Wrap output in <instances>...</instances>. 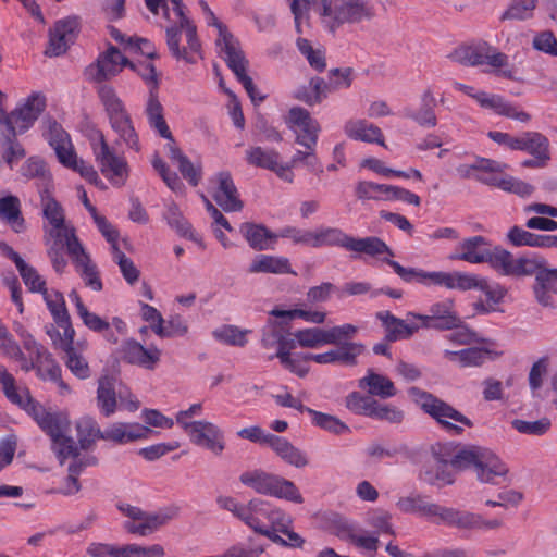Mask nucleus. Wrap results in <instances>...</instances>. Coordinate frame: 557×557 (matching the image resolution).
<instances>
[{
  "mask_svg": "<svg viewBox=\"0 0 557 557\" xmlns=\"http://www.w3.org/2000/svg\"><path fill=\"white\" fill-rule=\"evenodd\" d=\"M171 2L176 20L165 30L169 51L177 61L194 64L197 62V57H201V44L197 36V28L185 15L182 0H171Z\"/></svg>",
  "mask_w": 557,
  "mask_h": 557,
  "instance_id": "nucleus-1",
  "label": "nucleus"
},
{
  "mask_svg": "<svg viewBox=\"0 0 557 557\" xmlns=\"http://www.w3.org/2000/svg\"><path fill=\"white\" fill-rule=\"evenodd\" d=\"M312 236L311 247L314 248L338 246L348 251L363 253L370 257H380L382 255L394 257L393 250L384 240L376 236L356 238L337 227H321L312 232Z\"/></svg>",
  "mask_w": 557,
  "mask_h": 557,
  "instance_id": "nucleus-2",
  "label": "nucleus"
},
{
  "mask_svg": "<svg viewBox=\"0 0 557 557\" xmlns=\"http://www.w3.org/2000/svg\"><path fill=\"white\" fill-rule=\"evenodd\" d=\"M454 465L457 470L473 468L483 483L498 484L508 473L507 466L492 450L481 446L462 447Z\"/></svg>",
  "mask_w": 557,
  "mask_h": 557,
  "instance_id": "nucleus-3",
  "label": "nucleus"
},
{
  "mask_svg": "<svg viewBox=\"0 0 557 557\" xmlns=\"http://www.w3.org/2000/svg\"><path fill=\"white\" fill-rule=\"evenodd\" d=\"M98 96L103 104L112 129L117 134L119 140L129 149L140 151L138 134L133 125L132 117L126 111L123 101L117 97L114 88L109 85H101L98 88Z\"/></svg>",
  "mask_w": 557,
  "mask_h": 557,
  "instance_id": "nucleus-4",
  "label": "nucleus"
},
{
  "mask_svg": "<svg viewBox=\"0 0 557 557\" xmlns=\"http://www.w3.org/2000/svg\"><path fill=\"white\" fill-rule=\"evenodd\" d=\"M238 479L244 486L258 494L282 498L295 504L304 503V497L294 482L263 469L246 470L240 473Z\"/></svg>",
  "mask_w": 557,
  "mask_h": 557,
  "instance_id": "nucleus-5",
  "label": "nucleus"
},
{
  "mask_svg": "<svg viewBox=\"0 0 557 557\" xmlns=\"http://www.w3.org/2000/svg\"><path fill=\"white\" fill-rule=\"evenodd\" d=\"M409 394L414 398L422 410L437 421L448 433L459 435L463 426L472 428L473 422L444 400L418 387H411Z\"/></svg>",
  "mask_w": 557,
  "mask_h": 557,
  "instance_id": "nucleus-6",
  "label": "nucleus"
},
{
  "mask_svg": "<svg viewBox=\"0 0 557 557\" xmlns=\"http://www.w3.org/2000/svg\"><path fill=\"white\" fill-rule=\"evenodd\" d=\"M44 233L47 253L52 267L58 273H62L67 264L64 257L65 250L72 259L84 247L75 234V228L70 224L44 227Z\"/></svg>",
  "mask_w": 557,
  "mask_h": 557,
  "instance_id": "nucleus-7",
  "label": "nucleus"
},
{
  "mask_svg": "<svg viewBox=\"0 0 557 557\" xmlns=\"http://www.w3.org/2000/svg\"><path fill=\"white\" fill-rule=\"evenodd\" d=\"M119 509L129 519L124 522V529L131 534L140 536L152 534L178 515V508L174 506L162 508L157 512H147L131 505H120Z\"/></svg>",
  "mask_w": 557,
  "mask_h": 557,
  "instance_id": "nucleus-8",
  "label": "nucleus"
},
{
  "mask_svg": "<svg viewBox=\"0 0 557 557\" xmlns=\"http://www.w3.org/2000/svg\"><path fill=\"white\" fill-rule=\"evenodd\" d=\"M45 108L46 98L39 92L28 96L24 102L16 106L10 113L0 108L1 129L13 131L15 134L22 135L34 125Z\"/></svg>",
  "mask_w": 557,
  "mask_h": 557,
  "instance_id": "nucleus-9",
  "label": "nucleus"
},
{
  "mask_svg": "<svg viewBox=\"0 0 557 557\" xmlns=\"http://www.w3.org/2000/svg\"><path fill=\"white\" fill-rule=\"evenodd\" d=\"M486 262L499 275L511 277L531 276L543 265L539 256L516 258L502 247L493 248Z\"/></svg>",
  "mask_w": 557,
  "mask_h": 557,
  "instance_id": "nucleus-10",
  "label": "nucleus"
},
{
  "mask_svg": "<svg viewBox=\"0 0 557 557\" xmlns=\"http://www.w3.org/2000/svg\"><path fill=\"white\" fill-rule=\"evenodd\" d=\"M91 146L101 173L113 186H123L128 176L126 160L110 148L101 133L92 139Z\"/></svg>",
  "mask_w": 557,
  "mask_h": 557,
  "instance_id": "nucleus-11",
  "label": "nucleus"
},
{
  "mask_svg": "<svg viewBox=\"0 0 557 557\" xmlns=\"http://www.w3.org/2000/svg\"><path fill=\"white\" fill-rule=\"evenodd\" d=\"M453 59L467 66H480L487 64L494 69L507 65L508 57L486 42L476 46H466L456 49Z\"/></svg>",
  "mask_w": 557,
  "mask_h": 557,
  "instance_id": "nucleus-12",
  "label": "nucleus"
},
{
  "mask_svg": "<svg viewBox=\"0 0 557 557\" xmlns=\"http://www.w3.org/2000/svg\"><path fill=\"white\" fill-rule=\"evenodd\" d=\"M45 331L50 337L53 347L64 352L62 359L67 369L78 379L84 380L89 377L90 370L88 362L73 346L75 334H72L70 339H65V336H61V332L52 324H47Z\"/></svg>",
  "mask_w": 557,
  "mask_h": 557,
  "instance_id": "nucleus-13",
  "label": "nucleus"
},
{
  "mask_svg": "<svg viewBox=\"0 0 557 557\" xmlns=\"http://www.w3.org/2000/svg\"><path fill=\"white\" fill-rule=\"evenodd\" d=\"M186 433L191 443L203 447L220 456L225 449V438L223 431L212 422L206 420L191 421L186 425Z\"/></svg>",
  "mask_w": 557,
  "mask_h": 557,
  "instance_id": "nucleus-14",
  "label": "nucleus"
},
{
  "mask_svg": "<svg viewBox=\"0 0 557 557\" xmlns=\"http://www.w3.org/2000/svg\"><path fill=\"white\" fill-rule=\"evenodd\" d=\"M407 317L420 320L425 329L440 331L454 330V327H458L461 324V319L456 313L451 299L433 304L429 309V314L409 312Z\"/></svg>",
  "mask_w": 557,
  "mask_h": 557,
  "instance_id": "nucleus-15",
  "label": "nucleus"
},
{
  "mask_svg": "<svg viewBox=\"0 0 557 557\" xmlns=\"http://www.w3.org/2000/svg\"><path fill=\"white\" fill-rule=\"evenodd\" d=\"M79 29V18L67 16L55 22L49 32V46L45 51L46 55L59 57L66 52L70 45L74 42Z\"/></svg>",
  "mask_w": 557,
  "mask_h": 557,
  "instance_id": "nucleus-16",
  "label": "nucleus"
},
{
  "mask_svg": "<svg viewBox=\"0 0 557 557\" xmlns=\"http://www.w3.org/2000/svg\"><path fill=\"white\" fill-rule=\"evenodd\" d=\"M45 125L47 131H45L44 135L49 145L53 148L59 162L70 169L75 164L78 158L69 134L54 120H47Z\"/></svg>",
  "mask_w": 557,
  "mask_h": 557,
  "instance_id": "nucleus-17",
  "label": "nucleus"
},
{
  "mask_svg": "<svg viewBox=\"0 0 557 557\" xmlns=\"http://www.w3.org/2000/svg\"><path fill=\"white\" fill-rule=\"evenodd\" d=\"M246 161L253 166L274 172L281 180L293 183L295 174L289 166L283 165L281 154L274 149H264L260 146L246 150Z\"/></svg>",
  "mask_w": 557,
  "mask_h": 557,
  "instance_id": "nucleus-18",
  "label": "nucleus"
},
{
  "mask_svg": "<svg viewBox=\"0 0 557 557\" xmlns=\"http://www.w3.org/2000/svg\"><path fill=\"white\" fill-rule=\"evenodd\" d=\"M366 347L357 342H344L334 349L322 354H306L304 361L312 360L319 364L341 363L344 366H356L358 357L363 354Z\"/></svg>",
  "mask_w": 557,
  "mask_h": 557,
  "instance_id": "nucleus-19",
  "label": "nucleus"
},
{
  "mask_svg": "<svg viewBox=\"0 0 557 557\" xmlns=\"http://www.w3.org/2000/svg\"><path fill=\"white\" fill-rule=\"evenodd\" d=\"M120 355L125 362L147 370H153L161 359V350L157 346L144 347L133 338L122 343Z\"/></svg>",
  "mask_w": 557,
  "mask_h": 557,
  "instance_id": "nucleus-20",
  "label": "nucleus"
},
{
  "mask_svg": "<svg viewBox=\"0 0 557 557\" xmlns=\"http://www.w3.org/2000/svg\"><path fill=\"white\" fill-rule=\"evenodd\" d=\"M216 185L213 198L216 203L226 212H238L243 209V201L239 199L237 188L232 175L227 171L218 173L211 178Z\"/></svg>",
  "mask_w": 557,
  "mask_h": 557,
  "instance_id": "nucleus-21",
  "label": "nucleus"
},
{
  "mask_svg": "<svg viewBox=\"0 0 557 557\" xmlns=\"http://www.w3.org/2000/svg\"><path fill=\"white\" fill-rule=\"evenodd\" d=\"M128 62L117 48L110 46L98 57L96 64L89 66V72L92 79L100 83L117 75L124 66H128Z\"/></svg>",
  "mask_w": 557,
  "mask_h": 557,
  "instance_id": "nucleus-22",
  "label": "nucleus"
},
{
  "mask_svg": "<svg viewBox=\"0 0 557 557\" xmlns=\"http://www.w3.org/2000/svg\"><path fill=\"white\" fill-rule=\"evenodd\" d=\"M41 295L53 319L54 323L51 324L61 332V336L70 339L71 335L75 334V330L72 325L63 294L55 289H47Z\"/></svg>",
  "mask_w": 557,
  "mask_h": 557,
  "instance_id": "nucleus-23",
  "label": "nucleus"
},
{
  "mask_svg": "<svg viewBox=\"0 0 557 557\" xmlns=\"http://www.w3.org/2000/svg\"><path fill=\"white\" fill-rule=\"evenodd\" d=\"M474 100L483 109L492 110L496 114L504 115L506 117H510V119L520 121L522 123H527L531 119L529 113L518 110L517 107L507 102L499 95L488 94V92L479 90V94L474 95Z\"/></svg>",
  "mask_w": 557,
  "mask_h": 557,
  "instance_id": "nucleus-24",
  "label": "nucleus"
},
{
  "mask_svg": "<svg viewBox=\"0 0 557 557\" xmlns=\"http://www.w3.org/2000/svg\"><path fill=\"white\" fill-rule=\"evenodd\" d=\"M503 172L504 171L480 172L475 174V180L487 186L497 187L504 191L512 193L521 197L529 196L533 193V186L523 181L512 176L500 177L499 174Z\"/></svg>",
  "mask_w": 557,
  "mask_h": 557,
  "instance_id": "nucleus-25",
  "label": "nucleus"
},
{
  "mask_svg": "<svg viewBox=\"0 0 557 557\" xmlns=\"http://www.w3.org/2000/svg\"><path fill=\"white\" fill-rule=\"evenodd\" d=\"M150 432L149 428L139 423L115 422L103 431L102 440L122 445L147 438Z\"/></svg>",
  "mask_w": 557,
  "mask_h": 557,
  "instance_id": "nucleus-26",
  "label": "nucleus"
},
{
  "mask_svg": "<svg viewBox=\"0 0 557 557\" xmlns=\"http://www.w3.org/2000/svg\"><path fill=\"white\" fill-rule=\"evenodd\" d=\"M227 66L234 73L238 82L244 86L249 98L253 103H260L265 99V96L260 95L252 78L247 75L248 60L245 58L243 50L230 55L224 57Z\"/></svg>",
  "mask_w": 557,
  "mask_h": 557,
  "instance_id": "nucleus-27",
  "label": "nucleus"
},
{
  "mask_svg": "<svg viewBox=\"0 0 557 557\" xmlns=\"http://www.w3.org/2000/svg\"><path fill=\"white\" fill-rule=\"evenodd\" d=\"M239 232L247 240L248 245L257 251L274 249L278 239V235L270 231L267 226L251 222L243 223Z\"/></svg>",
  "mask_w": 557,
  "mask_h": 557,
  "instance_id": "nucleus-28",
  "label": "nucleus"
},
{
  "mask_svg": "<svg viewBox=\"0 0 557 557\" xmlns=\"http://www.w3.org/2000/svg\"><path fill=\"white\" fill-rule=\"evenodd\" d=\"M250 274H293L297 273L292 269V264L288 258L283 256L272 255H258L256 256L248 267Z\"/></svg>",
  "mask_w": 557,
  "mask_h": 557,
  "instance_id": "nucleus-29",
  "label": "nucleus"
},
{
  "mask_svg": "<svg viewBox=\"0 0 557 557\" xmlns=\"http://www.w3.org/2000/svg\"><path fill=\"white\" fill-rule=\"evenodd\" d=\"M344 132L347 137L364 143H375L386 147L381 128L363 119L349 120L345 123Z\"/></svg>",
  "mask_w": 557,
  "mask_h": 557,
  "instance_id": "nucleus-30",
  "label": "nucleus"
},
{
  "mask_svg": "<svg viewBox=\"0 0 557 557\" xmlns=\"http://www.w3.org/2000/svg\"><path fill=\"white\" fill-rule=\"evenodd\" d=\"M507 239L516 247L557 248V235L534 234L517 225L508 231Z\"/></svg>",
  "mask_w": 557,
  "mask_h": 557,
  "instance_id": "nucleus-31",
  "label": "nucleus"
},
{
  "mask_svg": "<svg viewBox=\"0 0 557 557\" xmlns=\"http://www.w3.org/2000/svg\"><path fill=\"white\" fill-rule=\"evenodd\" d=\"M486 245V239L480 235L466 238L458 247L460 252L453 255L450 258L454 260H463L470 263L486 262L488 253H491L492 250L485 248Z\"/></svg>",
  "mask_w": 557,
  "mask_h": 557,
  "instance_id": "nucleus-32",
  "label": "nucleus"
},
{
  "mask_svg": "<svg viewBox=\"0 0 557 557\" xmlns=\"http://www.w3.org/2000/svg\"><path fill=\"white\" fill-rule=\"evenodd\" d=\"M436 106V99L430 88L425 89L421 96V106L418 110L409 108L404 109V116L414 121L422 127H434L437 124L436 114L434 108Z\"/></svg>",
  "mask_w": 557,
  "mask_h": 557,
  "instance_id": "nucleus-33",
  "label": "nucleus"
},
{
  "mask_svg": "<svg viewBox=\"0 0 557 557\" xmlns=\"http://www.w3.org/2000/svg\"><path fill=\"white\" fill-rule=\"evenodd\" d=\"M358 386L370 396L382 399L394 397L397 394L394 383L387 376L372 370H369L367 375L359 380Z\"/></svg>",
  "mask_w": 557,
  "mask_h": 557,
  "instance_id": "nucleus-34",
  "label": "nucleus"
},
{
  "mask_svg": "<svg viewBox=\"0 0 557 557\" xmlns=\"http://www.w3.org/2000/svg\"><path fill=\"white\" fill-rule=\"evenodd\" d=\"M444 357L461 368L480 367L493 359V351L484 347H469L461 350H444Z\"/></svg>",
  "mask_w": 557,
  "mask_h": 557,
  "instance_id": "nucleus-35",
  "label": "nucleus"
},
{
  "mask_svg": "<svg viewBox=\"0 0 557 557\" xmlns=\"http://www.w3.org/2000/svg\"><path fill=\"white\" fill-rule=\"evenodd\" d=\"M0 221L8 224L15 233L25 231L26 223L22 215L18 197L8 195L0 198Z\"/></svg>",
  "mask_w": 557,
  "mask_h": 557,
  "instance_id": "nucleus-36",
  "label": "nucleus"
},
{
  "mask_svg": "<svg viewBox=\"0 0 557 557\" xmlns=\"http://www.w3.org/2000/svg\"><path fill=\"white\" fill-rule=\"evenodd\" d=\"M268 446L271 447L281 459L296 468H302L308 465L306 455L284 437L272 434L271 437L268 438Z\"/></svg>",
  "mask_w": 557,
  "mask_h": 557,
  "instance_id": "nucleus-37",
  "label": "nucleus"
},
{
  "mask_svg": "<svg viewBox=\"0 0 557 557\" xmlns=\"http://www.w3.org/2000/svg\"><path fill=\"white\" fill-rule=\"evenodd\" d=\"M72 261L85 285L95 292H100L103 286L98 268L85 249L74 256Z\"/></svg>",
  "mask_w": 557,
  "mask_h": 557,
  "instance_id": "nucleus-38",
  "label": "nucleus"
},
{
  "mask_svg": "<svg viewBox=\"0 0 557 557\" xmlns=\"http://www.w3.org/2000/svg\"><path fill=\"white\" fill-rule=\"evenodd\" d=\"M376 319L380 320L386 330V339L389 342L399 338H408L418 331V325H410L405 320L396 318L389 311H379Z\"/></svg>",
  "mask_w": 557,
  "mask_h": 557,
  "instance_id": "nucleus-39",
  "label": "nucleus"
},
{
  "mask_svg": "<svg viewBox=\"0 0 557 557\" xmlns=\"http://www.w3.org/2000/svg\"><path fill=\"white\" fill-rule=\"evenodd\" d=\"M169 158L176 163L183 177L193 186H197L201 180V168L195 166L190 160L175 145V141L165 145Z\"/></svg>",
  "mask_w": 557,
  "mask_h": 557,
  "instance_id": "nucleus-40",
  "label": "nucleus"
},
{
  "mask_svg": "<svg viewBox=\"0 0 557 557\" xmlns=\"http://www.w3.org/2000/svg\"><path fill=\"white\" fill-rule=\"evenodd\" d=\"M18 135L13 131L0 129V153L11 169L26 156L23 145L17 139Z\"/></svg>",
  "mask_w": 557,
  "mask_h": 557,
  "instance_id": "nucleus-41",
  "label": "nucleus"
},
{
  "mask_svg": "<svg viewBox=\"0 0 557 557\" xmlns=\"http://www.w3.org/2000/svg\"><path fill=\"white\" fill-rule=\"evenodd\" d=\"M145 113L147 115L149 125L154 128L161 137L169 139V143H172L174 139L164 120L163 107L160 103L157 94L153 91H151L149 95Z\"/></svg>",
  "mask_w": 557,
  "mask_h": 557,
  "instance_id": "nucleus-42",
  "label": "nucleus"
},
{
  "mask_svg": "<svg viewBox=\"0 0 557 557\" xmlns=\"http://www.w3.org/2000/svg\"><path fill=\"white\" fill-rule=\"evenodd\" d=\"M205 16L208 25L218 28L219 37L216 38V46L223 59L224 57H230L242 50L238 40L234 38L226 26L218 20L212 11Z\"/></svg>",
  "mask_w": 557,
  "mask_h": 557,
  "instance_id": "nucleus-43",
  "label": "nucleus"
},
{
  "mask_svg": "<svg viewBox=\"0 0 557 557\" xmlns=\"http://www.w3.org/2000/svg\"><path fill=\"white\" fill-rule=\"evenodd\" d=\"M272 504L264 499L253 498L248 502L247 519L245 524L255 532H260L268 527Z\"/></svg>",
  "mask_w": 557,
  "mask_h": 557,
  "instance_id": "nucleus-44",
  "label": "nucleus"
},
{
  "mask_svg": "<svg viewBox=\"0 0 557 557\" xmlns=\"http://www.w3.org/2000/svg\"><path fill=\"white\" fill-rule=\"evenodd\" d=\"M164 218H165L169 226L171 228L175 230V232L180 236L186 237L188 239H191V240L198 243L199 245H202L201 237L193 231L191 225L184 218V215L182 214V212L176 203L171 202L166 206V210L164 212Z\"/></svg>",
  "mask_w": 557,
  "mask_h": 557,
  "instance_id": "nucleus-45",
  "label": "nucleus"
},
{
  "mask_svg": "<svg viewBox=\"0 0 557 557\" xmlns=\"http://www.w3.org/2000/svg\"><path fill=\"white\" fill-rule=\"evenodd\" d=\"M97 405L106 417L114 413L116 408V395L113 377L106 375L99 379L97 389Z\"/></svg>",
  "mask_w": 557,
  "mask_h": 557,
  "instance_id": "nucleus-46",
  "label": "nucleus"
},
{
  "mask_svg": "<svg viewBox=\"0 0 557 557\" xmlns=\"http://www.w3.org/2000/svg\"><path fill=\"white\" fill-rule=\"evenodd\" d=\"M37 375L44 380L55 382L63 394L70 392L69 386L61 379L60 366L55 362L49 351L37 358Z\"/></svg>",
  "mask_w": 557,
  "mask_h": 557,
  "instance_id": "nucleus-47",
  "label": "nucleus"
},
{
  "mask_svg": "<svg viewBox=\"0 0 557 557\" xmlns=\"http://www.w3.org/2000/svg\"><path fill=\"white\" fill-rule=\"evenodd\" d=\"M37 424L50 438L70 431V421L62 412L46 410Z\"/></svg>",
  "mask_w": 557,
  "mask_h": 557,
  "instance_id": "nucleus-48",
  "label": "nucleus"
},
{
  "mask_svg": "<svg viewBox=\"0 0 557 557\" xmlns=\"http://www.w3.org/2000/svg\"><path fill=\"white\" fill-rule=\"evenodd\" d=\"M548 139L536 132H528L522 135L520 150L528 151L534 158L549 160Z\"/></svg>",
  "mask_w": 557,
  "mask_h": 557,
  "instance_id": "nucleus-49",
  "label": "nucleus"
},
{
  "mask_svg": "<svg viewBox=\"0 0 557 557\" xmlns=\"http://www.w3.org/2000/svg\"><path fill=\"white\" fill-rule=\"evenodd\" d=\"M297 344L302 348H319L331 345L327 329L308 327L294 333Z\"/></svg>",
  "mask_w": 557,
  "mask_h": 557,
  "instance_id": "nucleus-50",
  "label": "nucleus"
},
{
  "mask_svg": "<svg viewBox=\"0 0 557 557\" xmlns=\"http://www.w3.org/2000/svg\"><path fill=\"white\" fill-rule=\"evenodd\" d=\"M434 503H430L424 496L410 495L401 497L396 503L397 508L405 513H418L431 519Z\"/></svg>",
  "mask_w": 557,
  "mask_h": 557,
  "instance_id": "nucleus-51",
  "label": "nucleus"
},
{
  "mask_svg": "<svg viewBox=\"0 0 557 557\" xmlns=\"http://www.w3.org/2000/svg\"><path fill=\"white\" fill-rule=\"evenodd\" d=\"M13 404L20 406L23 410H25L36 422L40 419L45 412L46 408L36 401L29 394L27 389L18 392L16 386L11 391V393L7 396Z\"/></svg>",
  "mask_w": 557,
  "mask_h": 557,
  "instance_id": "nucleus-52",
  "label": "nucleus"
},
{
  "mask_svg": "<svg viewBox=\"0 0 557 557\" xmlns=\"http://www.w3.org/2000/svg\"><path fill=\"white\" fill-rule=\"evenodd\" d=\"M287 122L292 128L298 127L299 131L295 129V133H313L320 132L321 127L317 120L312 119L310 113L300 107H294L288 112Z\"/></svg>",
  "mask_w": 557,
  "mask_h": 557,
  "instance_id": "nucleus-53",
  "label": "nucleus"
},
{
  "mask_svg": "<svg viewBox=\"0 0 557 557\" xmlns=\"http://www.w3.org/2000/svg\"><path fill=\"white\" fill-rule=\"evenodd\" d=\"M507 164L485 158H479L472 164H461L457 168V172L462 178L475 180V174L480 172L505 171Z\"/></svg>",
  "mask_w": 557,
  "mask_h": 557,
  "instance_id": "nucleus-54",
  "label": "nucleus"
},
{
  "mask_svg": "<svg viewBox=\"0 0 557 557\" xmlns=\"http://www.w3.org/2000/svg\"><path fill=\"white\" fill-rule=\"evenodd\" d=\"M67 433L63 432L51 438V449L61 465L70 458L78 457L79 454L74 440Z\"/></svg>",
  "mask_w": 557,
  "mask_h": 557,
  "instance_id": "nucleus-55",
  "label": "nucleus"
},
{
  "mask_svg": "<svg viewBox=\"0 0 557 557\" xmlns=\"http://www.w3.org/2000/svg\"><path fill=\"white\" fill-rule=\"evenodd\" d=\"M76 429L82 449H88L97 438L102 440L103 431L100 430L97 422L91 418H82L77 422Z\"/></svg>",
  "mask_w": 557,
  "mask_h": 557,
  "instance_id": "nucleus-56",
  "label": "nucleus"
},
{
  "mask_svg": "<svg viewBox=\"0 0 557 557\" xmlns=\"http://www.w3.org/2000/svg\"><path fill=\"white\" fill-rule=\"evenodd\" d=\"M308 413L312 417L314 425L330 433L335 435L350 433L349 426L335 416L323 413L314 409H308Z\"/></svg>",
  "mask_w": 557,
  "mask_h": 557,
  "instance_id": "nucleus-57",
  "label": "nucleus"
},
{
  "mask_svg": "<svg viewBox=\"0 0 557 557\" xmlns=\"http://www.w3.org/2000/svg\"><path fill=\"white\" fill-rule=\"evenodd\" d=\"M539 0H511L508 9L500 16L502 21H525L533 17Z\"/></svg>",
  "mask_w": 557,
  "mask_h": 557,
  "instance_id": "nucleus-58",
  "label": "nucleus"
},
{
  "mask_svg": "<svg viewBox=\"0 0 557 557\" xmlns=\"http://www.w3.org/2000/svg\"><path fill=\"white\" fill-rule=\"evenodd\" d=\"M77 315L82 319L84 325L90 331L102 333L107 341L114 344L117 343V337L114 336L111 331V324L108 321L103 320L98 314L90 312L88 309H85Z\"/></svg>",
  "mask_w": 557,
  "mask_h": 557,
  "instance_id": "nucleus-59",
  "label": "nucleus"
},
{
  "mask_svg": "<svg viewBox=\"0 0 557 557\" xmlns=\"http://www.w3.org/2000/svg\"><path fill=\"white\" fill-rule=\"evenodd\" d=\"M270 314L275 318H282L287 320H293L295 318L304 319L307 322L313 324H322L325 322L326 313L322 311H311L305 310L301 308L292 309V310H282V309H273Z\"/></svg>",
  "mask_w": 557,
  "mask_h": 557,
  "instance_id": "nucleus-60",
  "label": "nucleus"
},
{
  "mask_svg": "<svg viewBox=\"0 0 557 557\" xmlns=\"http://www.w3.org/2000/svg\"><path fill=\"white\" fill-rule=\"evenodd\" d=\"M41 205L42 214L49 223L47 227H54L66 224L64 210L54 198L48 195L42 196Z\"/></svg>",
  "mask_w": 557,
  "mask_h": 557,
  "instance_id": "nucleus-61",
  "label": "nucleus"
},
{
  "mask_svg": "<svg viewBox=\"0 0 557 557\" xmlns=\"http://www.w3.org/2000/svg\"><path fill=\"white\" fill-rule=\"evenodd\" d=\"M389 185L376 184L372 182L362 181L356 185V196L360 200H381L387 199Z\"/></svg>",
  "mask_w": 557,
  "mask_h": 557,
  "instance_id": "nucleus-62",
  "label": "nucleus"
},
{
  "mask_svg": "<svg viewBox=\"0 0 557 557\" xmlns=\"http://www.w3.org/2000/svg\"><path fill=\"white\" fill-rule=\"evenodd\" d=\"M112 259L113 261L119 265L120 271L124 277V280L131 284L134 285L140 275L139 270L134 264V262L125 256L124 252L120 250L119 247H113Z\"/></svg>",
  "mask_w": 557,
  "mask_h": 557,
  "instance_id": "nucleus-63",
  "label": "nucleus"
},
{
  "mask_svg": "<svg viewBox=\"0 0 557 557\" xmlns=\"http://www.w3.org/2000/svg\"><path fill=\"white\" fill-rule=\"evenodd\" d=\"M375 401L369 394L362 395L358 392H352L346 397V407L356 414L370 418Z\"/></svg>",
  "mask_w": 557,
  "mask_h": 557,
  "instance_id": "nucleus-64",
  "label": "nucleus"
}]
</instances>
